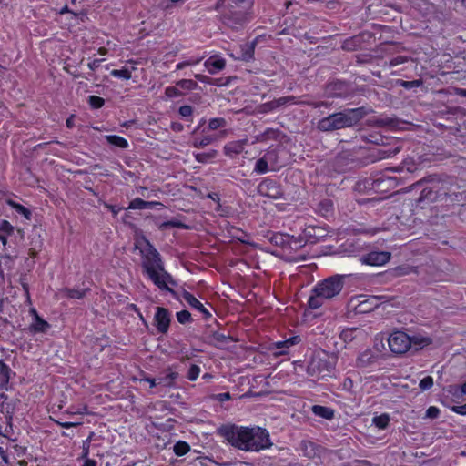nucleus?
I'll return each mask as SVG.
<instances>
[{
  "label": "nucleus",
  "instance_id": "41",
  "mask_svg": "<svg viewBox=\"0 0 466 466\" xmlns=\"http://www.w3.org/2000/svg\"><path fill=\"white\" fill-rule=\"evenodd\" d=\"M165 94L168 98H175L182 96V93L175 86H167L165 89Z\"/></svg>",
  "mask_w": 466,
  "mask_h": 466
},
{
  "label": "nucleus",
  "instance_id": "46",
  "mask_svg": "<svg viewBox=\"0 0 466 466\" xmlns=\"http://www.w3.org/2000/svg\"><path fill=\"white\" fill-rule=\"evenodd\" d=\"M192 112L193 110L190 106L186 105L179 107V114L184 117L191 116Z\"/></svg>",
  "mask_w": 466,
  "mask_h": 466
},
{
  "label": "nucleus",
  "instance_id": "33",
  "mask_svg": "<svg viewBox=\"0 0 466 466\" xmlns=\"http://www.w3.org/2000/svg\"><path fill=\"white\" fill-rule=\"evenodd\" d=\"M62 292L70 299H82L85 296V291L75 289H65Z\"/></svg>",
  "mask_w": 466,
  "mask_h": 466
},
{
  "label": "nucleus",
  "instance_id": "8",
  "mask_svg": "<svg viewBox=\"0 0 466 466\" xmlns=\"http://www.w3.org/2000/svg\"><path fill=\"white\" fill-rule=\"evenodd\" d=\"M390 253L386 251H372L361 256L360 261L370 266H382L390 259Z\"/></svg>",
  "mask_w": 466,
  "mask_h": 466
},
{
  "label": "nucleus",
  "instance_id": "43",
  "mask_svg": "<svg viewBox=\"0 0 466 466\" xmlns=\"http://www.w3.org/2000/svg\"><path fill=\"white\" fill-rule=\"evenodd\" d=\"M181 228L183 227L182 223L177 221V220H169V221H166V222H163L159 225V228L160 229H166L167 228Z\"/></svg>",
  "mask_w": 466,
  "mask_h": 466
},
{
  "label": "nucleus",
  "instance_id": "36",
  "mask_svg": "<svg viewBox=\"0 0 466 466\" xmlns=\"http://www.w3.org/2000/svg\"><path fill=\"white\" fill-rule=\"evenodd\" d=\"M177 86L186 90H193L198 86V84L191 79H181L177 82Z\"/></svg>",
  "mask_w": 466,
  "mask_h": 466
},
{
  "label": "nucleus",
  "instance_id": "19",
  "mask_svg": "<svg viewBox=\"0 0 466 466\" xmlns=\"http://www.w3.org/2000/svg\"><path fill=\"white\" fill-rule=\"evenodd\" d=\"M378 305V299L376 297H372L370 299L360 301L359 305L357 306V311L359 313L368 312L377 308Z\"/></svg>",
  "mask_w": 466,
  "mask_h": 466
},
{
  "label": "nucleus",
  "instance_id": "44",
  "mask_svg": "<svg viewBox=\"0 0 466 466\" xmlns=\"http://www.w3.org/2000/svg\"><path fill=\"white\" fill-rule=\"evenodd\" d=\"M407 57L404 56H398L394 58H392L390 62H389V66L390 67H394L398 65H400V64H403L405 62H407Z\"/></svg>",
  "mask_w": 466,
  "mask_h": 466
},
{
  "label": "nucleus",
  "instance_id": "50",
  "mask_svg": "<svg viewBox=\"0 0 466 466\" xmlns=\"http://www.w3.org/2000/svg\"><path fill=\"white\" fill-rule=\"evenodd\" d=\"M253 56V46H247V51L242 54L241 58L243 60H249Z\"/></svg>",
  "mask_w": 466,
  "mask_h": 466
},
{
  "label": "nucleus",
  "instance_id": "40",
  "mask_svg": "<svg viewBox=\"0 0 466 466\" xmlns=\"http://www.w3.org/2000/svg\"><path fill=\"white\" fill-rule=\"evenodd\" d=\"M200 368L198 365L193 364L188 370L187 379L191 381H194L198 378Z\"/></svg>",
  "mask_w": 466,
  "mask_h": 466
},
{
  "label": "nucleus",
  "instance_id": "53",
  "mask_svg": "<svg viewBox=\"0 0 466 466\" xmlns=\"http://www.w3.org/2000/svg\"><path fill=\"white\" fill-rule=\"evenodd\" d=\"M316 368H317V361L313 360L310 363V365L308 366V369H307L308 373L314 375L318 371V370Z\"/></svg>",
  "mask_w": 466,
  "mask_h": 466
},
{
  "label": "nucleus",
  "instance_id": "25",
  "mask_svg": "<svg viewBox=\"0 0 466 466\" xmlns=\"http://www.w3.org/2000/svg\"><path fill=\"white\" fill-rule=\"evenodd\" d=\"M218 155L217 150H210L208 152L196 153L194 154L195 159L198 163H208L215 158Z\"/></svg>",
  "mask_w": 466,
  "mask_h": 466
},
{
  "label": "nucleus",
  "instance_id": "62",
  "mask_svg": "<svg viewBox=\"0 0 466 466\" xmlns=\"http://www.w3.org/2000/svg\"><path fill=\"white\" fill-rule=\"evenodd\" d=\"M455 94L460 96L466 97V89L456 88L455 89Z\"/></svg>",
  "mask_w": 466,
  "mask_h": 466
},
{
  "label": "nucleus",
  "instance_id": "58",
  "mask_svg": "<svg viewBox=\"0 0 466 466\" xmlns=\"http://www.w3.org/2000/svg\"><path fill=\"white\" fill-rule=\"evenodd\" d=\"M144 380H146L149 383L150 388L156 387L157 385H160L158 383V379L146 378Z\"/></svg>",
  "mask_w": 466,
  "mask_h": 466
},
{
  "label": "nucleus",
  "instance_id": "11",
  "mask_svg": "<svg viewBox=\"0 0 466 466\" xmlns=\"http://www.w3.org/2000/svg\"><path fill=\"white\" fill-rule=\"evenodd\" d=\"M441 197V194L433 187H425L422 189L419 198L417 199V205L424 208L427 205L437 201Z\"/></svg>",
  "mask_w": 466,
  "mask_h": 466
},
{
  "label": "nucleus",
  "instance_id": "3",
  "mask_svg": "<svg viewBox=\"0 0 466 466\" xmlns=\"http://www.w3.org/2000/svg\"><path fill=\"white\" fill-rule=\"evenodd\" d=\"M364 116L361 107L346 109L331 114L318 122V128L323 132L334 131L356 125Z\"/></svg>",
  "mask_w": 466,
  "mask_h": 466
},
{
  "label": "nucleus",
  "instance_id": "18",
  "mask_svg": "<svg viewBox=\"0 0 466 466\" xmlns=\"http://www.w3.org/2000/svg\"><path fill=\"white\" fill-rule=\"evenodd\" d=\"M410 349H414L415 350H420L431 344V339L429 337L423 335H416L413 337H410Z\"/></svg>",
  "mask_w": 466,
  "mask_h": 466
},
{
  "label": "nucleus",
  "instance_id": "5",
  "mask_svg": "<svg viewBox=\"0 0 466 466\" xmlns=\"http://www.w3.org/2000/svg\"><path fill=\"white\" fill-rule=\"evenodd\" d=\"M388 345L392 353L404 354L410 349V336L403 331H393L388 338Z\"/></svg>",
  "mask_w": 466,
  "mask_h": 466
},
{
  "label": "nucleus",
  "instance_id": "22",
  "mask_svg": "<svg viewBox=\"0 0 466 466\" xmlns=\"http://www.w3.org/2000/svg\"><path fill=\"white\" fill-rule=\"evenodd\" d=\"M50 325L47 321L41 319L39 316H36L34 322L30 326V330L37 333L42 332L45 333L49 329Z\"/></svg>",
  "mask_w": 466,
  "mask_h": 466
},
{
  "label": "nucleus",
  "instance_id": "29",
  "mask_svg": "<svg viewBox=\"0 0 466 466\" xmlns=\"http://www.w3.org/2000/svg\"><path fill=\"white\" fill-rule=\"evenodd\" d=\"M215 140V137L212 136H204L202 137H196L193 141L194 147H204L209 144H211Z\"/></svg>",
  "mask_w": 466,
  "mask_h": 466
},
{
  "label": "nucleus",
  "instance_id": "9",
  "mask_svg": "<svg viewBox=\"0 0 466 466\" xmlns=\"http://www.w3.org/2000/svg\"><path fill=\"white\" fill-rule=\"evenodd\" d=\"M156 328L159 333L165 334L167 332L170 324L169 311L162 307H157L154 316Z\"/></svg>",
  "mask_w": 466,
  "mask_h": 466
},
{
  "label": "nucleus",
  "instance_id": "27",
  "mask_svg": "<svg viewBox=\"0 0 466 466\" xmlns=\"http://www.w3.org/2000/svg\"><path fill=\"white\" fill-rule=\"evenodd\" d=\"M269 171H273L272 168L268 166V161L264 157H260L257 160L255 167H254V172L258 174H266Z\"/></svg>",
  "mask_w": 466,
  "mask_h": 466
},
{
  "label": "nucleus",
  "instance_id": "54",
  "mask_svg": "<svg viewBox=\"0 0 466 466\" xmlns=\"http://www.w3.org/2000/svg\"><path fill=\"white\" fill-rule=\"evenodd\" d=\"M10 262H11L10 258H3L0 260V275L3 276V273H4L3 265H6V264H8Z\"/></svg>",
  "mask_w": 466,
  "mask_h": 466
},
{
  "label": "nucleus",
  "instance_id": "47",
  "mask_svg": "<svg viewBox=\"0 0 466 466\" xmlns=\"http://www.w3.org/2000/svg\"><path fill=\"white\" fill-rule=\"evenodd\" d=\"M215 210L220 215V216H228V208L223 207L219 201L217 202V207L215 208Z\"/></svg>",
  "mask_w": 466,
  "mask_h": 466
},
{
  "label": "nucleus",
  "instance_id": "6",
  "mask_svg": "<svg viewBox=\"0 0 466 466\" xmlns=\"http://www.w3.org/2000/svg\"><path fill=\"white\" fill-rule=\"evenodd\" d=\"M301 342L299 336H293L285 340H280L272 343L269 346V350L275 357L289 354L290 348Z\"/></svg>",
  "mask_w": 466,
  "mask_h": 466
},
{
  "label": "nucleus",
  "instance_id": "21",
  "mask_svg": "<svg viewBox=\"0 0 466 466\" xmlns=\"http://www.w3.org/2000/svg\"><path fill=\"white\" fill-rule=\"evenodd\" d=\"M297 103L298 102H297L295 96H288L279 97L278 99L271 101L270 103L268 104V106H269L270 109H276L280 106H284L290 105V104H297Z\"/></svg>",
  "mask_w": 466,
  "mask_h": 466
},
{
  "label": "nucleus",
  "instance_id": "2",
  "mask_svg": "<svg viewBox=\"0 0 466 466\" xmlns=\"http://www.w3.org/2000/svg\"><path fill=\"white\" fill-rule=\"evenodd\" d=\"M135 249L141 256L142 271L161 290L171 291L169 286H176L172 276L165 269L159 252L144 236L135 238Z\"/></svg>",
  "mask_w": 466,
  "mask_h": 466
},
{
  "label": "nucleus",
  "instance_id": "51",
  "mask_svg": "<svg viewBox=\"0 0 466 466\" xmlns=\"http://www.w3.org/2000/svg\"><path fill=\"white\" fill-rule=\"evenodd\" d=\"M15 208H16L17 212L23 214L26 218H29L31 213L26 208H25L21 205H16Z\"/></svg>",
  "mask_w": 466,
  "mask_h": 466
},
{
  "label": "nucleus",
  "instance_id": "35",
  "mask_svg": "<svg viewBox=\"0 0 466 466\" xmlns=\"http://www.w3.org/2000/svg\"><path fill=\"white\" fill-rule=\"evenodd\" d=\"M226 126V120L222 117L211 118L208 122V129L217 130Z\"/></svg>",
  "mask_w": 466,
  "mask_h": 466
},
{
  "label": "nucleus",
  "instance_id": "30",
  "mask_svg": "<svg viewBox=\"0 0 466 466\" xmlns=\"http://www.w3.org/2000/svg\"><path fill=\"white\" fill-rule=\"evenodd\" d=\"M173 450L176 455L183 456L189 451L190 447L186 441H179L174 445Z\"/></svg>",
  "mask_w": 466,
  "mask_h": 466
},
{
  "label": "nucleus",
  "instance_id": "7",
  "mask_svg": "<svg viewBox=\"0 0 466 466\" xmlns=\"http://www.w3.org/2000/svg\"><path fill=\"white\" fill-rule=\"evenodd\" d=\"M258 192L263 197H268L273 199L280 198L282 196L280 188L272 179H265L259 183L258 186Z\"/></svg>",
  "mask_w": 466,
  "mask_h": 466
},
{
  "label": "nucleus",
  "instance_id": "32",
  "mask_svg": "<svg viewBox=\"0 0 466 466\" xmlns=\"http://www.w3.org/2000/svg\"><path fill=\"white\" fill-rule=\"evenodd\" d=\"M372 420H373V423L379 429H385L389 424L390 418L387 414H382V415L374 417Z\"/></svg>",
  "mask_w": 466,
  "mask_h": 466
},
{
  "label": "nucleus",
  "instance_id": "59",
  "mask_svg": "<svg viewBox=\"0 0 466 466\" xmlns=\"http://www.w3.org/2000/svg\"><path fill=\"white\" fill-rule=\"evenodd\" d=\"M58 424L61 425L63 428H66V429H70L72 427L79 425L78 422H58Z\"/></svg>",
  "mask_w": 466,
  "mask_h": 466
},
{
  "label": "nucleus",
  "instance_id": "56",
  "mask_svg": "<svg viewBox=\"0 0 466 466\" xmlns=\"http://www.w3.org/2000/svg\"><path fill=\"white\" fill-rule=\"evenodd\" d=\"M9 370L8 366L3 360H0V371L6 375Z\"/></svg>",
  "mask_w": 466,
  "mask_h": 466
},
{
  "label": "nucleus",
  "instance_id": "39",
  "mask_svg": "<svg viewBox=\"0 0 466 466\" xmlns=\"http://www.w3.org/2000/svg\"><path fill=\"white\" fill-rule=\"evenodd\" d=\"M146 201L140 198H134L128 205L129 209H145Z\"/></svg>",
  "mask_w": 466,
  "mask_h": 466
},
{
  "label": "nucleus",
  "instance_id": "31",
  "mask_svg": "<svg viewBox=\"0 0 466 466\" xmlns=\"http://www.w3.org/2000/svg\"><path fill=\"white\" fill-rule=\"evenodd\" d=\"M177 376L178 374L177 372L169 370L165 377L158 378V383L169 387L173 385Z\"/></svg>",
  "mask_w": 466,
  "mask_h": 466
},
{
  "label": "nucleus",
  "instance_id": "34",
  "mask_svg": "<svg viewBox=\"0 0 466 466\" xmlns=\"http://www.w3.org/2000/svg\"><path fill=\"white\" fill-rule=\"evenodd\" d=\"M278 132L272 128H268L265 132L257 137L258 141H267L268 139H276Z\"/></svg>",
  "mask_w": 466,
  "mask_h": 466
},
{
  "label": "nucleus",
  "instance_id": "37",
  "mask_svg": "<svg viewBox=\"0 0 466 466\" xmlns=\"http://www.w3.org/2000/svg\"><path fill=\"white\" fill-rule=\"evenodd\" d=\"M177 321L181 324L188 323L192 320L191 314L187 310H181L177 313Z\"/></svg>",
  "mask_w": 466,
  "mask_h": 466
},
{
  "label": "nucleus",
  "instance_id": "4",
  "mask_svg": "<svg viewBox=\"0 0 466 466\" xmlns=\"http://www.w3.org/2000/svg\"><path fill=\"white\" fill-rule=\"evenodd\" d=\"M342 288V277L339 275L319 281L312 290L313 295L309 299V308L313 309L320 308L326 299H330L339 295Z\"/></svg>",
  "mask_w": 466,
  "mask_h": 466
},
{
  "label": "nucleus",
  "instance_id": "14",
  "mask_svg": "<svg viewBox=\"0 0 466 466\" xmlns=\"http://www.w3.org/2000/svg\"><path fill=\"white\" fill-rule=\"evenodd\" d=\"M246 143H247L246 139L231 141V142L227 143L224 146V149H223L225 155L231 158L235 157L236 156H238L243 152Z\"/></svg>",
  "mask_w": 466,
  "mask_h": 466
},
{
  "label": "nucleus",
  "instance_id": "16",
  "mask_svg": "<svg viewBox=\"0 0 466 466\" xmlns=\"http://www.w3.org/2000/svg\"><path fill=\"white\" fill-rule=\"evenodd\" d=\"M319 447H318L315 443L309 441H301L299 444V451L302 453V455L310 458L318 455L319 453Z\"/></svg>",
  "mask_w": 466,
  "mask_h": 466
},
{
  "label": "nucleus",
  "instance_id": "61",
  "mask_svg": "<svg viewBox=\"0 0 466 466\" xmlns=\"http://www.w3.org/2000/svg\"><path fill=\"white\" fill-rule=\"evenodd\" d=\"M66 127H67L68 128H72V127H74V125H75V123H74V116H70L66 119Z\"/></svg>",
  "mask_w": 466,
  "mask_h": 466
},
{
  "label": "nucleus",
  "instance_id": "49",
  "mask_svg": "<svg viewBox=\"0 0 466 466\" xmlns=\"http://www.w3.org/2000/svg\"><path fill=\"white\" fill-rule=\"evenodd\" d=\"M451 410L457 414L466 415V403L464 405L453 406Z\"/></svg>",
  "mask_w": 466,
  "mask_h": 466
},
{
  "label": "nucleus",
  "instance_id": "12",
  "mask_svg": "<svg viewBox=\"0 0 466 466\" xmlns=\"http://www.w3.org/2000/svg\"><path fill=\"white\" fill-rule=\"evenodd\" d=\"M184 300L193 309L202 313L205 319L211 317L209 311L204 307V305L190 292L184 291L182 294Z\"/></svg>",
  "mask_w": 466,
  "mask_h": 466
},
{
  "label": "nucleus",
  "instance_id": "64",
  "mask_svg": "<svg viewBox=\"0 0 466 466\" xmlns=\"http://www.w3.org/2000/svg\"><path fill=\"white\" fill-rule=\"evenodd\" d=\"M208 197H209L211 199H213L216 203H217L218 201H219V198H218V194H216V193L209 194V195H208Z\"/></svg>",
  "mask_w": 466,
  "mask_h": 466
},
{
  "label": "nucleus",
  "instance_id": "38",
  "mask_svg": "<svg viewBox=\"0 0 466 466\" xmlns=\"http://www.w3.org/2000/svg\"><path fill=\"white\" fill-rule=\"evenodd\" d=\"M433 386V378L431 376L424 377L419 384L421 390H428Z\"/></svg>",
  "mask_w": 466,
  "mask_h": 466
},
{
  "label": "nucleus",
  "instance_id": "42",
  "mask_svg": "<svg viewBox=\"0 0 466 466\" xmlns=\"http://www.w3.org/2000/svg\"><path fill=\"white\" fill-rule=\"evenodd\" d=\"M104 99L97 96H89V103L92 107L94 108H100L104 105Z\"/></svg>",
  "mask_w": 466,
  "mask_h": 466
},
{
  "label": "nucleus",
  "instance_id": "17",
  "mask_svg": "<svg viewBox=\"0 0 466 466\" xmlns=\"http://www.w3.org/2000/svg\"><path fill=\"white\" fill-rule=\"evenodd\" d=\"M376 358V355L371 350H366L358 357L357 366L360 368H366L371 365L375 361Z\"/></svg>",
  "mask_w": 466,
  "mask_h": 466
},
{
  "label": "nucleus",
  "instance_id": "63",
  "mask_svg": "<svg viewBox=\"0 0 466 466\" xmlns=\"http://www.w3.org/2000/svg\"><path fill=\"white\" fill-rule=\"evenodd\" d=\"M402 86H405V87L418 86V82H416V81H413V82L403 81L402 82Z\"/></svg>",
  "mask_w": 466,
  "mask_h": 466
},
{
  "label": "nucleus",
  "instance_id": "45",
  "mask_svg": "<svg viewBox=\"0 0 466 466\" xmlns=\"http://www.w3.org/2000/svg\"><path fill=\"white\" fill-rule=\"evenodd\" d=\"M440 414V410L435 406H431L426 410V417L430 419H436Z\"/></svg>",
  "mask_w": 466,
  "mask_h": 466
},
{
  "label": "nucleus",
  "instance_id": "48",
  "mask_svg": "<svg viewBox=\"0 0 466 466\" xmlns=\"http://www.w3.org/2000/svg\"><path fill=\"white\" fill-rule=\"evenodd\" d=\"M214 398H215V400H217L220 402H224V401L230 400L231 395L229 392H223V393H218V394L215 395Z\"/></svg>",
  "mask_w": 466,
  "mask_h": 466
},
{
  "label": "nucleus",
  "instance_id": "24",
  "mask_svg": "<svg viewBox=\"0 0 466 466\" xmlns=\"http://www.w3.org/2000/svg\"><path fill=\"white\" fill-rule=\"evenodd\" d=\"M106 139L110 145L116 146L120 148H127L128 147L127 139L120 136L109 135L106 136Z\"/></svg>",
  "mask_w": 466,
  "mask_h": 466
},
{
  "label": "nucleus",
  "instance_id": "52",
  "mask_svg": "<svg viewBox=\"0 0 466 466\" xmlns=\"http://www.w3.org/2000/svg\"><path fill=\"white\" fill-rule=\"evenodd\" d=\"M102 61V59H95L92 62H89L87 65L88 68L93 71L97 69L100 66Z\"/></svg>",
  "mask_w": 466,
  "mask_h": 466
},
{
  "label": "nucleus",
  "instance_id": "15",
  "mask_svg": "<svg viewBox=\"0 0 466 466\" xmlns=\"http://www.w3.org/2000/svg\"><path fill=\"white\" fill-rule=\"evenodd\" d=\"M263 156L273 171L279 170L284 165L279 160V152L277 149H268Z\"/></svg>",
  "mask_w": 466,
  "mask_h": 466
},
{
  "label": "nucleus",
  "instance_id": "28",
  "mask_svg": "<svg viewBox=\"0 0 466 466\" xmlns=\"http://www.w3.org/2000/svg\"><path fill=\"white\" fill-rule=\"evenodd\" d=\"M203 58H204V56L189 57L188 59L181 61L178 64H177L176 69L181 70V69L185 68L186 66L198 65V63H200L203 60Z\"/></svg>",
  "mask_w": 466,
  "mask_h": 466
},
{
  "label": "nucleus",
  "instance_id": "13",
  "mask_svg": "<svg viewBox=\"0 0 466 466\" xmlns=\"http://www.w3.org/2000/svg\"><path fill=\"white\" fill-rule=\"evenodd\" d=\"M204 66L209 74L214 75L224 69L226 61L218 56H212L204 62Z\"/></svg>",
  "mask_w": 466,
  "mask_h": 466
},
{
  "label": "nucleus",
  "instance_id": "55",
  "mask_svg": "<svg viewBox=\"0 0 466 466\" xmlns=\"http://www.w3.org/2000/svg\"><path fill=\"white\" fill-rule=\"evenodd\" d=\"M162 204L160 202L157 201H146L145 209L147 208H153L156 206H161Z\"/></svg>",
  "mask_w": 466,
  "mask_h": 466
},
{
  "label": "nucleus",
  "instance_id": "1",
  "mask_svg": "<svg viewBox=\"0 0 466 466\" xmlns=\"http://www.w3.org/2000/svg\"><path fill=\"white\" fill-rule=\"evenodd\" d=\"M218 432L228 444L240 451L258 452L272 446L268 431L258 426L223 425Z\"/></svg>",
  "mask_w": 466,
  "mask_h": 466
},
{
  "label": "nucleus",
  "instance_id": "10",
  "mask_svg": "<svg viewBox=\"0 0 466 466\" xmlns=\"http://www.w3.org/2000/svg\"><path fill=\"white\" fill-rule=\"evenodd\" d=\"M339 337L345 343L354 340L361 341L367 337V332L365 329L358 327L347 328L340 332Z\"/></svg>",
  "mask_w": 466,
  "mask_h": 466
},
{
  "label": "nucleus",
  "instance_id": "57",
  "mask_svg": "<svg viewBox=\"0 0 466 466\" xmlns=\"http://www.w3.org/2000/svg\"><path fill=\"white\" fill-rule=\"evenodd\" d=\"M106 208L114 214L117 215L118 212L121 210L120 207L113 206V205H106Z\"/></svg>",
  "mask_w": 466,
  "mask_h": 466
},
{
  "label": "nucleus",
  "instance_id": "23",
  "mask_svg": "<svg viewBox=\"0 0 466 466\" xmlns=\"http://www.w3.org/2000/svg\"><path fill=\"white\" fill-rule=\"evenodd\" d=\"M13 226L6 220L0 223V241L3 245L6 244L7 237L13 233Z\"/></svg>",
  "mask_w": 466,
  "mask_h": 466
},
{
  "label": "nucleus",
  "instance_id": "26",
  "mask_svg": "<svg viewBox=\"0 0 466 466\" xmlns=\"http://www.w3.org/2000/svg\"><path fill=\"white\" fill-rule=\"evenodd\" d=\"M135 70V67H123L121 69H114L111 71L110 75L116 78H122L128 80L132 76V71Z\"/></svg>",
  "mask_w": 466,
  "mask_h": 466
},
{
  "label": "nucleus",
  "instance_id": "20",
  "mask_svg": "<svg viewBox=\"0 0 466 466\" xmlns=\"http://www.w3.org/2000/svg\"><path fill=\"white\" fill-rule=\"evenodd\" d=\"M312 412L314 415L326 420H331L334 417V410L325 406L314 405L312 406Z\"/></svg>",
  "mask_w": 466,
  "mask_h": 466
},
{
  "label": "nucleus",
  "instance_id": "60",
  "mask_svg": "<svg viewBox=\"0 0 466 466\" xmlns=\"http://www.w3.org/2000/svg\"><path fill=\"white\" fill-rule=\"evenodd\" d=\"M82 466H96V461L95 460L86 458Z\"/></svg>",
  "mask_w": 466,
  "mask_h": 466
}]
</instances>
